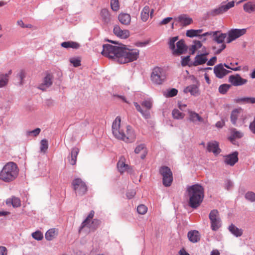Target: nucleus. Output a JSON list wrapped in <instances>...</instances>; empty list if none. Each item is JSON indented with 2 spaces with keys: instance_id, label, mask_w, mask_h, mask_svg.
<instances>
[{
  "instance_id": "1",
  "label": "nucleus",
  "mask_w": 255,
  "mask_h": 255,
  "mask_svg": "<svg viewBox=\"0 0 255 255\" xmlns=\"http://www.w3.org/2000/svg\"><path fill=\"white\" fill-rule=\"evenodd\" d=\"M121 119L117 117L112 125V131L114 136L126 142H132L135 139V133L131 126L121 124Z\"/></svg>"
},
{
  "instance_id": "2",
  "label": "nucleus",
  "mask_w": 255,
  "mask_h": 255,
  "mask_svg": "<svg viewBox=\"0 0 255 255\" xmlns=\"http://www.w3.org/2000/svg\"><path fill=\"white\" fill-rule=\"evenodd\" d=\"M186 192L189 197L188 205L194 209L198 207L203 201L204 190L203 187L199 184L188 186Z\"/></svg>"
},
{
  "instance_id": "3",
  "label": "nucleus",
  "mask_w": 255,
  "mask_h": 255,
  "mask_svg": "<svg viewBox=\"0 0 255 255\" xmlns=\"http://www.w3.org/2000/svg\"><path fill=\"white\" fill-rule=\"evenodd\" d=\"M18 172L17 164L13 162H9L0 172V180L7 183L11 182L17 177Z\"/></svg>"
},
{
  "instance_id": "4",
  "label": "nucleus",
  "mask_w": 255,
  "mask_h": 255,
  "mask_svg": "<svg viewBox=\"0 0 255 255\" xmlns=\"http://www.w3.org/2000/svg\"><path fill=\"white\" fill-rule=\"evenodd\" d=\"M139 56V50L137 49H129L125 45L122 46L120 56L119 57L118 63L125 64L136 60Z\"/></svg>"
},
{
  "instance_id": "5",
  "label": "nucleus",
  "mask_w": 255,
  "mask_h": 255,
  "mask_svg": "<svg viewBox=\"0 0 255 255\" xmlns=\"http://www.w3.org/2000/svg\"><path fill=\"white\" fill-rule=\"evenodd\" d=\"M167 72L165 69L160 67H154L150 74V80L156 85H162L166 80Z\"/></svg>"
},
{
  "instance_id": "6",
  "label": "nucleus",
  "mask_w": 255,
  "mask_h": 255,
  "mask_svg": "<svg viewBox=\"0 0 255 255\" xmlns=\"http://www.w3.org/2000/svg\"><path fill=\"white\" fill-rule=\"evenodd\" d=\"M103 50L101 52L103 55L109 58L114 59L118 62L119 57L120 56L122 47L114 46L110 44H104L103 46Z\"/></svg>"
},
{
  "instance_id": "7",
  "label": "nucleus",
  "mask_w": 255,
  "mask_h": 255,
  "mask_svg": "<svg viewBox=\"0 0 255 255\" xmlns=\"http://www.w3.org/2000/svg\"><path fill=\"white\" fill-rule=\"evenodd\" d=\"M159 172L162 177V183L165 187H169L173 182V174L170 168L166 166L160 167Z\"/></svg>"
},
{
  "instance_id": "8",
  "label": "nucleus",
  "mask_w": 255,
  "mask_h": 255,
  "mask_svg": "<svg viewBox=\"0 0 255 255\" xmlns=\"http://www.w3.org/2000/svg\"><path fill=\"white\" fill-rule=\"evenodd\" d=\"M72 186L76 194L82 196L87 192V186L81 178L74 179L72 182Z\"/></svg>"
},
{
  "instance_id": "9",
  "label": "nucleus",
  "mask_w": 255,
  "mask_h": 255,
  "mask_svg": "<svg viewBox=\"0 0 255 255\" xmlns=\"http://www.w3.org/2000/svg\"><path fill=\"white\" fill-rule=\"evenodd\" d=\"M209 218L211 223V229L214 231H217L222 225L218 211L216 209L212 210L209 215Z\"/></svg>"
},
{
  "instance_id": "10",
  "label": "nucleus",
  "mask_w": 255,
  "mask_h": 255,
  "mask_svg": "<svg viewBox=\"0 0 255 255\" xmlns=\"http://www.w3.org/2000/svg\"><path fill=\"white\" fill-rule=\"evenodd\" d=\"M133 104L137 111L141 113L144 119H149L150 118L149 110L152 106V103L151 101L145 100L141 102V105L146 109L145 110H142L140 106L137 102H134Z\"/></svg>"
},
{
  "instance_id": "11",
  "label": "nucleus",
  "mask_w": 255,
  "mask_h": 255,
  "mask_svg": "<svg viewBox=\"0 0 255 255\" xmlns=\"http://www.w3.org/2000/svg\"><path fill=\"white\" fill-rule=\"evenodd\" d=\"M224 66H225L227 68L232 69L234 71H236L240 70L239 67L232 68L226 64H224V65L222 64H219L215 66L214 68V72L217 77L219 78H222L225 76L227 75L228 73L231 72L230 71L225 69L224 68Z\"/></svg>"
},
{
  "instance_id": "12",
  "label": "nucleus",
  "mask_w": 255,
  "mask_h": 255,
  "mask_svg": "<svg viewBox=\"0 0 255 255\" xmlns=\"http://www.w3.org/2000/svg\"><path fill=\"white\" fill-rule=\"evenodd\" d=\"M234 1L229 2L227 4L222 3L218 8H215L211 11V14L213 16L221 14L228 11L230 8L234 6Z\"/></svg>"
},
{
  "instance_id": "13",
  "label": "nucleus",
  "mask_w": 255,
  "mask_h": 255,
  "mask_svg": "<svg viewBox=\"0 0 255 255\" xmlns=\"http://www.w3.org/2000/svg\"><path fill=\"white\" fill-rule=\"evenodd\" d=\"M234 1L229 2L227 4L222 3L218 8H215L211 11V14L213 16L221 14L228 11L230 8L234 6Z\"/></svg>"
},
{
  "instance_id": "14",
  "label": "nucleus",
  "mask_w": 255,
  "mask_h": 255,
  "mask_svg": "<svg viewBox=\"0 0 255 255\" xmlns=\"http://www.w3.org/2000/svg\"><path fill=\"white\" fill-rule=\"evenodd\" d=\"M247 32L246 28L243 29H232L228 32L227 42L230 43L237 38L244 35Z\"/></svg>"
},
{
  "instance_id": "15",
  "label": "nucleus",
  "mask_w": 255,
  "mask_h": 255,
  "mask_svg": "<svg viewBox=\"0 0 255 255\" xmlns=\"http://www.w3.org/2000/svg\"><path fill=\"white\" fill-rule=\"evenodd\" d=\"M229 81L234 86H239L246 84L248 80L242 78L239 74H237L230 76Z\"/></svg>"
},
{
  "instance_id": "16",
  "label": "nucleus",
  "mask_w": 255,
  "mask_h": 255,
  "mask_svg": "<svg viewBox=\"0 0 255 255\" xmlns=\"http://www.w3.org/2000/svg\"><path fill=\"white\" fill-rule=\"evenodd\" d=\"M238 161V152L235 151L233 153L224 156L225 163L230 166H234Z\"/></svg>"
},
{
  "instance_id": "17",
  "label": "nucleus",
  "mask_w": 255,
  "mask_h": 255,
  "mask_svg": "<svg viewBox=\"0 0 255 255\" xmlns=\"http://www.w3.org/2000/svg\"><path fill=\"white\" fill-rule=\"evenodd\" d=\"M217 32V33L216 34L214 35L212 34V35L214 37V39L216 42L218 43H222L221 48L218 49L216 52V54H219L226 48V44L223 43V42L226 37V34L225 33H221L220 34L218 35V31Z\"/></svg>"
},
{
  "instance_id": "18",
  "label": "nucleus",
  "mask_w": 255,
  "mask_h": 255,
  "mask_svg": "<svg viewBox=\"0 0 255 255\" xmlns=\"http://www.w3.org/2000/svg\"><path fill=\"white\" fill-rule=\"evenodd\" d=\"M177 48H175L172 51L174 55H179L184 53L187 50L184 41L182 39L180 40L176 43Z\"/></svg>"
},
{
  "instance_id": "19",
  "label": "nucleus",
  "mask_w": 255,
  "mask_h": 255,
  "mask_svg": "<svg viewBox=\"0 0 255 255\" xmlns=\"http://www.w3.org/2000/svg\"><path fill=\"white\" fill-rule=\"evenodd\" d=\"M209 53L208 52H205L202 54L197 55L195 57L193 64V65L197 66L205 63L208 60L206 56Z\"/></svg>"
},
{
  "instance_id": "20",
  "label": "nucleus",
  "mask_w": 255,
  "mask_h": 255,
  "mask_svg": "<svg viewBox=\"0 0 255 255\" xmlns=\"http://www.w3.org/2000/svg\"><path fill=\"white\" fill-rule=\"evenodd\" d=\"M207 149L209 152H213L215 155L219 154L221 151L219 147V143L216 141L209 142Z\"/></svg>"
},
{
  "instance_id": "21",
  "label": "nucleus",
  "mask_w": 255,
  "mask_h": 255,
  "mask_svg": "<svg viewBox=\"0 0 255 255\" xmlns=\"http://www.w3.org/2000/svg\"><path fill=\"white\" fill-rule=\"evenodd\" d=\"M79 152V149L78 148L75 147L72 148L70 154L67 157L69 164L72 165H75L76 164L77 157Z\"/></svg>"
},
{
  "instance_id": "22",
  "label": "nucleus",
  "mask_w": 255,
  "mask_h": 255,
  "mask_svg": "<svg viewBox=\"0 0 255 255\" xmlns=\"http://www.w3.org/2000/svg\"><path fill=\"white\" fill-rule=\"evenodd\" d=\"M113 31L116 35L121 38L126 39L129 36V32L128 30H122L119 25L114 26Z\"/></svg>"
},
{
  "instance_id": "23",
  "label": "nucleus",
  "mask_w": 255,
  "mask_h": 255,
  "mask_svg": "<svg viewBox=\"0 0 255 255\" xmlns=\"http://www.w3.org/2000/svg\"><path fill=\"white\" fill-rule=\"evenodd\" d=\"M52 75L47 74L43 79V83L39 85V88L44 91L46 88L49 87L52 84Z\"/></svg>"
},
{
  "instance_id": "24",
  "label": "nucleus",
  "mask_w": 255,
  "mask_h": 255,
  "mask_svg": "<svg viewBox=\"0 0 255 255\" xmlns=\"http://www.w3.org/2000/svg\"><path fill=\"white\" fill-rule=\"evenodd\" d=\"M177 20L181 24L185 26L191 24L193 22V20L191 18L188 17L186 14H181L177 17Z\"/></svg>"
},
{
  "instance_id": "25",
  "label": "nucleus",
  "mask_w": 255,
  "mask_h": 255,
  "mask_svg": "<svg viewBox=\"0 0 255 255\" xmlns=\"http://www.w3.org/2000/svg\"><path fill=\"white\" fill-rule=\"evenodd\" d=\"M187 236L189 240L192 243H197L200 241V235L199 232L196 230L189 231Z\"/></svg>"
},
{
  "instance_id": "26",
  "label": "nucleus",
  "mask_w": 255,
  "mask_h": 255,
  "mask_svg": "<svg viewBox=\"0 0 255 255\" xmlns=\"http://www.w3.org/2000/svg\"><path fill=\"white\" fill-rule=\"evenodd\" d=\"M118 19L120 22L124 25H128L131 21L130 14L126 13H121L119 15Z\"/></svg>"
},
{
  "instance_id": "27",
  "label": "nucleus",
  "mask_w": 255,
  "mask_h": 255,
  "mask_svg": "<svg viewBox=\"0 0 255 255\" xmlns=\"http://www.w3.org/2000/svg\"><path fill=\"white\" fill-rule=\"evenodd\" d=\"M243 111L241 109L234 110L231 115V121L234 125H236L238 119L242 115Z\"/></svg>"
},
{
  "instance_id": "28",
  "label": "nucleus",
  "mask_w": 255,
  "mask_h": 255,
  "mask_svg": "<svg viewBox=\"0 0 255 255\" xmlns=\"http://www.w3.org/2000/svg\"><path fill=\"white\" fill-rule=\"evenodd\" d=\"M117 167L121 173H123L128 170V165L125 163V158L124 157H121L118 163Z\"/></svg>"
},
{
  "instance_id": "29",
  "label": "nucleus",
  "mask_w": 255,
  "mask_h": 255,
  "mask_svg": "<svg viewBox=\"0 0 255 255\" xmlns=\"http://www.w3.org/2000/svg\"><path fill=\"white\" fill-rule=\"evenodd\" d=\"M188 114L189 121L193 123H195L197 121L202 123L204 122L203 119L195 112L189 110Z\"/></svg>"
},
{
  "instance_id": "30",
  "label": "nucleus",
  "mask_w": 255,
  "mask_h": 255,
  "mask_svg": "<svg viewBox=\"0 0 255 255\" xmlns=\"http://www.w3.org/2000/svg\"><path fill=\"white\" fill-rule=\"evenodd\" d=\"M95 214V212L93 210H92L89 213V215L87 217V218L83 221L81 226L79 227V232L80 233L82 232V230L86 227V226L88 225L89 223H90L91 220L94 218Z\"/></svg>"
},
{
  "instance_id": "31",
  "label": "nucleus",
  "mask_w": 255,
  "mask_h": 255,
  "mask_svg": "<svg viewBox=\"0 0 255 255\" xmlns=\"http://www.w3.org/2000/svg\"><path fill=\"white\" fill-rule=\"evenodd\" d=\"M100 16L102 21L105 23H108L111 20V15L109 10L106 8H104L101 10Z\"/></svg>"
},
{
  "instance_id": "32",
  "label": "nucleus",
  "mask_w": 255,
  "mask_h": 255,
  "mask_svg": "<svg viewBox=\"0 0 255 255\" xmlns=\"http://www.w3.org/2000/svg\"><path fill=\"white\" fill-rule=\"evenodd\" d=\"M62 47L65 48H73V49H78L80 47V44L74 41H68L63 42L61 44Z\"/></svg>"
},
{
  "instance_id": "33",
  "label": "nucleus",
  "mask_w": 255,
  "mask_h": 255,
  "mask_svg": "<svg viewBox=\"0 0 255 255\" xmlns=\"http://www.w3.org/2000/svg\"><path fill=\"white\" fill-rule=\"evenodd\" d=\"M101 223L100 220L94 219L86 227L88 228L91 231H95L99 227Z\"/></svg>"
},
{
  "instance_id": "34",
  "label": "nucleus",
  "mask_w": 255,
  "mask_h": 255,
  "mask_svg": "<svg viewBox=\"0 0 255 255\" xmlns=\"http://www.w3.org/2000/svg\"><path fill=\"white\" fill-rule=\"evenodd\" d=\"M228 229L229 231L237 237H240L243 234V230L241 229H239L234 224H231Z\"/></svg>"
},
{
  "instance_id": "35",
  "label": "nucleus",
  "mask_w": 255,
  "mask_h": 255,
  "mask_svg": "<svg viewBox=\"0 0 255 255\" xmlns=\"http://www.w3.org/2000/svg\"><path fill=\"white\" fill-rule=\"evenodd\" d=\"M57 235V232L55 229H50L48 230L45 235V239L47 241L53 240Z\"/></svg>"
},
{
  "instance_id": "36",
  "label": "nucleus",
  "mask_w": 255,
  "mask_h": 255,
  "mask_svg": "<svg viewBox=\"0 0 255 255\" xmlns=\"http://www.w3.org/2000/svg\"><path fill=\"white\" fill-rule=\"evenodd\" d=\"M244 10L248 13L255 11V2L249 1L244 5Z\"/></svg>"
},
{
  "instance_id": "37",
  "label": "nucleus",
  "mask_w": 255,
  "mask_h": 255,
  "mask_svg": "<svg viewBox=\"0 0 255 255\" xmlns=\"http://www.w3.org/2000/svg\"><path fill=\"white\" fill-rule=\"evenodd\" d=\"M231 136L229 139L231 141H233L236 138H240L243 137V133L238 131L236 128H233L231 129Z\"/></svg>"
},
{
  "instance_id": "38",
  "label": "nucleus",
  "mask_w": 255,
  "mask_h": 255,
  "mask_svg": "<svg viewBox=\"0 0 255 255\" xmlns=\"http://www.w3.org/2000/svg\"><path fill=\"white\" fill-rule=\"evenodd\" d=\"M149 11L150 8L148 6L146 5L143 7L140 14L141 19L143 21L145 22L147 20L149 17Z\"/></svg>"
},
{
  "instance_id": "39",
  "label": "nucleus",
  "mask_w": 255,
  "mask_h": 255,
  "mask_svg": "<svg viewBox=\"0 0 255 255\" xmlns=\"http://www.w3.org/2000/svg\"><path fill=\"white\" fill-rule=\"evenodd\" d=\"M134 152L136 154H138L141 152L143 153V154L141 156V158L143 159L145 156V153H146L144 144H141L138 145L134 149Z\"/></svg>"
},
{
  "instance_id": "40",
  "label": "nucleus",
  "mask_w": 255,
  "mask_h": 255,
  "mask_svg": "<svg viewBox=\"0 0 255 255\" xmlns=\"http://www.w3.org/2000/svg\"><path fill=\"white\" fill-rule=\"evenodd\" d=\"M203 30L202 29L196 30L197 34L200 39H202L203 37H206L207 36H211L212 34L213 35H214L216 34L217 33V32L210 31V32H207L201 34Z\"/></svg>"
},
{
  "instance_id": "41",
  "label": "nucleus",
  "mask_w": 255,
  "mask_h": 255,
  "mask_svg": "<svg viewBox=\"0 0 255 255\" xmlns=\"http://www.w3.org/2000/svg\"><path fill=\"white\" fill-rule=\"evenodd\" d=\"M172 117L174 119L177 120L183 119L185 116V114L181 113L178 109H174L172 112Z\"/></svg>"
},
{
  "instance_id": "42",
  "label": "nucleus",
  "mask_w": 255,
  "mask_h": 255,
  "mask_svg": "<svg viewBox=\"0 0 255 255\" xmlns=\"http://www.w3.org/2000/svg\"><path fill=\"white\" fill-rule=\"evenodd\" d=\"M185 90L186 92H189L193 95H196L198 92V88L195 85H192L187 87Z\"/></svg>"
},
{
  "instance_id": "43",
  "label": "nucleus",
  "mask_w": 255,
  "mask_h": 255,
  "mask_svg": "<svg viewBox=\"0 0 255 255\" xmlns=\"http://www.w3.org/2000/svg\"><path fill=\"white\" fill-rule=\"evenodd\" d=\"M48 147V141L46 139H43L40 141V149L42 153H46Z\"/></svg>"
},
{
  "instance_id": "44",
  "label": "nucleus",
  "mask_w": 255,
  "mask_h": 255,
  "mask_svg": "<svg viewBox=\"0 0 255 255\" xmlns=\"http://www.w3.org/2000/svg\"><path fill=\"white\" fill-rule=\"evenodd\" d=\"M8 75L1 74L0 75V88L6 85L8 82Z\"/></svg>"
},
{
  "instance_id": "45",
  "label": "nucleus",
  "mask_w": 255,
  "mask_h": 255,
  "mask_svg": "<svg viewBox=\"0 0 255 255\" xmlns=\"http://www.w3.org/2000/svg\"><path fill=\"white\" fill-rule=\"evenodd\" d=\"M230 87L231 86L229 84H222L220 85L219 87V92L222 94H225L229 90Z\"/></svg>"
},
{
  "instance_id": "46",
  "label": "nucleus",
  "mask_w": 255,
  "mask_h": 255,
  "mask_svg": "<svg viewBox=\"0 0 255 255\" xmlns=\"http://www.w3.org/2000/svg\"><path fill=\"white\" fill-rule=\"evenodd\" d=\"M111 7L113 11H118L120 9L119 0H111Z\"/></svg>"
},
{
  "instance_id": "47",
  "label": "nucleus",
  "mask_w": 255,
  "mask_h": 255,
  "mask_svg": "<svg viewBox=\"0 0 255 255\" xmlns=\"http://www.w3.org/2000/svg\"><path fill=\"white\" fill-rule=\"evenodd\" d=\"M245 198L253 202L255 201V193L252 191H249L245 194Z\"/></svg>"
},
{
  "instance_id": "48",
  "label": "nucleus",
  "mask_w": 255,
  "mask_h": 255,
  "mask_svg": "<svg viewBox=\"0 0 255 255\" xmlns=\"http://www.w3.org/2000/svg\"><path fill=\"white\" fill-rule=\"evenodd\" d=\"M178 39V36H175L170 38L169 41L168 42V44L169 48L173 51L175 49V42Z\"/></svg>"
},
{
  "instance_id": "49",
  "label": "nucleus",
  "mask_w": 255,
  "mask_h": 255,
  "mask_svg": "<svg viewBox=\"0 0 255 255\" xmlns=\"http://www.w3.org/2000/svg\"><path fill=\"white\" fill-rule=\"evenodd\" d=\"M147 211V208L144 205L141 204L137 206V212L141 215L145 214Z\"/></svg>"
},
{
  "instance_id": "50",
  "label": "nucleus",
  "mask_w": 255,
  "mask_h": 255,
  "mask_svg": "<svg viewBox=\"0 0 255 255\" xmlns=\"http://www.w3.org/2000/svg\"><path fill=\"white\" fill-rule=\"evenodd\" d=\"M32 237L35 240L37 241H40L43 238V236L42 233L39 231H37L32 234Z\"/></svg>"
},
{
  "instance_id": "51",
  "label": "nucleus",
  "mask_w": 255,
  "mask_h": 255,
  "mask_svg": "<svg viewBox=\"0 0 255 255\" xmlns=\"http://www.w3.org/2000/svg\"><path fill=\"white\" fill-rule=\"evenodd\" d=\"M11 204L13 207H18L21 206V201L18 198L13 197L11 199Z\"/></svg>"
},
{
  "instance_id": "52",
  "label": "nucleus",
  "mask_w": 255,
  "mask_h": 255,
  "mask_svg": "<svg viewBox=\"0 0 255 255\" xmlns=\"http://www.w3.org/2000/svg\"><path fill=\"white\" fill-rule=\"evenodd\" d=\"M178 90L176 89L172 88L167 91L166 96L167 97H173L177 95Z\"/></svg>"
},
{
  "instance_id": "53",
  "label": "nucleus",
  "mask_w": 255,
  "mask_h": 255,
  "mask_svg": "<svg viewBox=\"0 0 255 255\" xmlns=\"http://www.w3.org/2000/svg\"><path fill=\"white\" fill-rule=\"evenodd\" d=\"M70 61L75 67H77L81 65V61L79 59L73 58L70 59Z\"/></svg>"
},
{
  "instance_id": "54",
  "label": "nucleus",
  "mask_w": 255,
  "mask_h": 255,
  "mask_svg": "<svg viewBox=\"0 0 255 255\" xmlns=\"http://www.w3.org/2000/svg\"><path fill=\"white\" fill-rule=\"evenodd\" d=\"M186 35L189 37H193L195 36H198L196 30L190 29L186 31Z\"/></svg>"
},
{
  "instance_id": "55",
  "label": "nucleus",
  "mask_w": 255,
  "mask_h": 255,
  "mask_svg": "<svg viewBox=\"0 0 255 255\" xmlns=\"http://www.w3.org/2000/svg\"><path fill=\"white\" fill-rule=\"evenodd\" d=\"M239 101L247 103H255V98H243L239 99Z\"/></svg>"
},
{
  "instance_id": "56",
  "label": "nucleus",
  "mask_w": 255,
  "mask_h": 255,
  "mask_svg": "<svg viewBox=\"0 0 255 255\" xmlns=\"http://www.w3.org/2000/svg\"><path fill=\"white\" fill-rule=\"evenodd\" d=\"M41 130L39 128H37L32 131H28L27 132V134L28 135H30L31 134H33V135L34 136H36L37 135H38L40 132Z\"/></svg>"
},
{
  "instance_id": "57",
  "label": "nucleus",
  "mask_w": 255,
  "mask_h": 255,
  "mask_svg": "<svg viewBox=\"0 0 255 255\" xmlns=\"http://www.w3.org/2000/svg\"><path fill=\"white\" fill-rule=\"evenodd\" d=\"M249 128L253 133L255 134V118L253 121L250 123Z\"/></svg>"
},
{
  "instance_id": "58",
  "label": "nucleus",
  "mask_w": 255,
  "mask_h": 255,
  "mask_svg": "<svg viewBox=\"0 0 255 255\" xmlns=\"http://www.w3.org/2000/svg\"><path fill=\"white\" fill-rule=\"evenodd\" d=\"M135 191L134 190H129L127 193V196L128 199L132 198L135 195Z\"/></svg>"
},
{
  "instance_id": "59",
  "label": "nucleus",
  "mask_w": 255,
  "mask_h": 255,
  "mask_svg": "<svg viewBox=\"0 0 255 255\" xmlns=\"http://www.w3.org/2000/svg\"><path fill=\"white\" fill-rule=\"evenodd\" d=\"M233 187V183L230 180H227L225 183V188L228 190L231 189Z\"/></svg>"
},
{
  "instance_id": "60",
  "label": "nucleus",
  "mask_w": 255,
  "mask_h": 255,
  "mask_svg": "<svg viewBox=\"0 0 255 255\" xmlns=\"http://www.w3.org/2000/svg\"><path fill=\"white\" fill-rule=\"evenodd\" d=\"M172 19V17H168L163 19L160 22V25H165L169 23Z\"/></svg>"
},
{
  "instance_id": "61",
  "label": "nucleus",
  "mask_w": 255,
  "mask_h": 255,
  "mask_svg": "<svg viewBox=\"0 0 255 255\" xmlns=\"http://www.w3.org/2000/svg\"><path fill=\"white\" fill-rule=\"evenodd\" d=\"M18 77L20 80V84H22V80L25 77V73L24 70H21L18 74Z\"/></svg>"
},
{
  "instance_id": "62",
  "label": "nucleus",
  "mask_w": 255,
  "mask_h": 255,
  "mask_svg": "<svg viewBox=\"0 0 255 255\" xmlns=\"http://www.w3.org/2000/svg\"><path fill=\"white\" fill-rule=\"evenodd\" d=\"M216 60V57H213L211 59H210L208 61H207V64L209 66H213L215 64Z\"/></svg>"
},
{
  "instance_id": "63",
  "label": "nucleus",
  "mask_w": 255,
  "mask_h": 255,
  "mask_svg": "<svg viewBox=\"0 0 255 255\" xmlns=\"http://www.w3.org/2000/svg\"><path fill=\"white\" fill-rule=\"evenodd\" d=\"M7 251L6 248L3 246H0V255H7Z\"/></svg>"
},
{
  "instance_id": "64",
  "label": "nucleus",
  "mask_w": 255,
  "mask_h": 255,
  "mask_svg": "<svg viewBox=\"0 0 255 255\" xmlns=\"http://www.w3.org/2000/svg\"><path fill=\"white\" fill-rule=\"evenodd\" d=\"M190 60L189 56L184 57L182 60V64L184 66L186 65Z\"/></svg>"
}]
</instances>
